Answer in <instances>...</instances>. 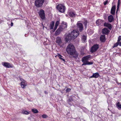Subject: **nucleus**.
<instances>
[{"label": "nucleus", "instance_id": "obj_5", "mask_svg": "<svg viewBox=\"0 0 121 121\" xmlns=\"http://www.w3.org/2000/svg\"><path fill=\"white\" fill-rule=\"evenodd\" d=\"M99 48L98 45L97 44L94 45L91 48V51L92 53L95 52Z\"/></svg>", "mask_w": 121, "mask_h": 121}, {"label": "nucleus", "instance_id": "obj_1", "mask_svg": "<svg viewBox=\"0 0 121 121\" xmlns=\"http://www.w3.org/2000/svg\"><path fill=\"white\" fill-rule=\"evenodd\" d=\"M66 51L68 54L73 55L75 53V50L74 46L72 44H69L66 49Z\"/></svg>", "mask_w": 121, "mask_h": 121}, {"label": "nucleus", "instance_id": "obj_42", "mask_svg": "<svg viewBox=\"0 0 121 121\" xmlns=\"http://www.w3.org/2000/svg\"><path fill=\"white\" fill-rule=\"evenodd\" d=\"M44 92H45V94H48V93L46 91H45Z\"/></svg>", "mask_w": 121, "mask_h": 121}, {"label": "nucleus", "instance_id": "obj_16", "mask_svg": "<svg viewBox=\"0 0 121 121\" xmlns=\"http://www.w3.org/2000/svg\"><path fill=\"white\" fill-rule=\"evenodd\" d=\"M27 85V84L25 83V81H23L21 83V87L23 88H24Z\"/></svg>", "mask_w": 121, "mask_h": 121}, {"label": "nucleus", "instance_id": "obj_9", "mask_svg": "<svg viewBox=\"0 0 121 121\" xmlns=\"http://www.w3.org/2000/svg\"><path fill=\"white\" fill-rule=\"evenodd\" d=\"M65 40L66 42H68L71 40L73 39H72V37L70 35V34H69L68 35H65Z\"/></svg>", "mask_w": 121, "mask_h": 121}, {"label": "nucleus", "instance_id": "obj_30", "mask_svg": "<svg viewBox=\"0 0 121 121\" xmlns=\"http://www.w3.org/2000/svg\"><path fill=\"white\" fill-rule=\"evenodd\" d=\"M120 3L121 2L120 0H118L117 5V11L119 9V7L120 4Z\"/></svg>", "mask_w": 121, "mask_h": 121}, {"label": "nucleus", "instance_id": "obj_18", "mask_svg": "<svg viewBox=\"0 0 121 121\" xmlns=\"http://www.w3.org/2000/svg\"><path fill=\"white\" fill-rule=\"evenodd\" d=\"M103 21L100 19H98L96 21V23L97 25L99 26L101 25V24L102 23Z\"/></svg>", "mask_w": 121, "mask_h": 121}, {"label": "nucleus", "instance_id": "obj_23", "mask_svg": "<svg viewBox=\"0 0 121 121\" xmlns=\"http://www.w3.org/2000/svg\"><path fill=\"white\" fill-rule=\"evenodd\" d=\"M59 24V21H57L55 24L54 28V31L57 29V26Z\"/></svg>", "mask_w": 121, "mask_h": 121}, {"label": "nucleus", "instance_id": "obj_3", "mask_svg": "<svg viewBox=\"0 0 121 121\" xmlns=\"http://www.w3.org/2000/svg\"><path fill=\"white\" fill-rule=\"evenodd\" d=\"M56 8L61 13H63L65 10V6L62 4H59L56 6Z\"/></svg>", "mask_w": 121, "mask_h": 121}, {"label": "nucleus", "instance_id": "obj_27", "mask_svg": "<svg viewBox=\"0 0 121 121\" xmlns=\"http://www.w3.org/2000/svg\"><path fill=\"white\" fill-rule=\"evenodd\" d=\"M32 111L34 113H37L39 112L36 109L34 108L31 109Z\"/></svg>", "mask_w": 121, "mask_h": 121}, {"label": "nucleus", "instance_id": "obj_11", "mask_svg": "<svg viewBox=\"0 0 121 121\" xmlns=\"http://www.w3.org/2000/svg\"><path fill=\"white\" fill-rule=\"evenodd\" d=\"M64 29L61 26H60L59 28L55 32V34L56 35H58L59 34L61 31H62Z\"/></svg>", "mask_w": 121, "mask_h": 121}, {"label": "nucleus", "instance_id": "obj_28", "mask_svg": "<svg viewBox=\"0 0 121 121\" xmlns=\"http://www.w3.org/2000/svg\"><path fill=\"white\" fill-rule=\"evenodd\" d=\"M86 39V37L85 35L83 36L82 37V40L83 42H85Z\"/></svg>", "mask_w": 121, "mask_h": 121}, {"label": "nucleus", "instance_id": "obj_38", "mask_svg": "<svg viewBox=\"0 0 121 121\" xmlns=\"http://www.w3.org/2000/svg\"><path fill=\"white\" fill-rule=\"evenodd\" d=\"M108 3V0H107L106 1H105V2H104V4L105 5H106L107 3Z\"/></svg>", "mask_w": 121, "mask_h": 121}, {"label": "nucleus", "instance_id": "obj_25", "mask_svg": "<svg viewBox=\"0 0 121 121\" xmlns=\"http://www.w3.org/2000/svg\"><path fill=\"white\" fill-rule=\"evenodd\" d=\"M4 65L7 68H10L11 67L10 64L9 63H5L4 64Z\"/></svg>", "mask_w": 121, "mask_h": 121}, {"label": "nucleus", "instance_id": "obj_6", "mask_svg": "<svg viewBox=\"0 0 121 121\" xmlns=\"http://www.w3.org/2000/svg\"><path fill=\"white\" fill-rule=\"evenodd\" d=\"M56 43L60 46H62L63 45V43L62 42L60 38L58 37L56 39Z\"/></svg>", "mask_w": 121, "mask_h": 121}, {"label": "nucleus", "instance_id": "obj_26", "mask_svg": "<svg viewBox=\"0 0 121 121\" xmlns=\"http://www.w3.org/2000/svg\"><path fill=\"white\" fill-rule=\"evenodd\" d=\"M61 26L64 29L67 28V24L66 23H65V24L63 23L61 25Z\"/></svg>", "mask_w": 121, "mask_h": 121}, {"label": "nucleus", "instance_id": "obj_29", "mask_svg": "<svg viewBox=\"0 0 121 121\" xmlns=\"http://www.w3.org/2000/svg\"><path fill=\"white\" fill-rule=\"evenodd\" d=\"M117 107L119 109V108L121 109V104H120L119 102H118L116 105Z\"/></svg>", "mask_w": 121, "mask_h": 121}, {"label": "nucleus", "instance_id": "obj_12", "mask_svg": "<svg viewBox=\"0 0 121 121\" xmlns=\"http://www.w3.org/2000/svg\"><path fill=\"white\" fill-rule=\"evenodd\" d=\"M102 32L103 34H107L109 32V31L108 29L106 28H105L103 29Z\"/></svg>", "mask_w": 121, "mask_h": 121}, {"label": "nucleus", "instance_id": "obj_17", "mask_svg": "<svg viewBox=\"0 0 121 121\" xmlns=\"http://www.w3.org/2000/svg\"><path fill=\"white\" fill-rule=\"evenodd\" d=\"M105 35H102L100 37V40L102 42H104L105 40Z\"/></svg>", "mask_w": 121, "mask_h": 121}, {"label": "nucleus", "instance_id": "obj_22", "mask_svg": "<svg viewBox=\"0 0 121 121\" xmlns=\"http://www.w3.org/2000/svg\"><path fill=\"white\" fill-rule=\"evenodd\" d=\"M69 16L72 17H74L75 16V13L72 12L69 13Z\"/></svg>", "mask_w": 121, "mask_h": 121}, {"label": "nucleus", "instance_id": "obj_39", "mask_svg": "<svg viewBox=\"0 0 121 121\" xmlns=\"http://www.w3.org/2000/svg\"><path fill=\"white\" fill-rule=\"evenodd\" d=\"M11 26H13V23L12 22H11Z\"/></svg>", "mask_w": 121, "mask_h": 121}, {"label": "nucleus", "instance_id": "obj_34", "mask_svg": "<svg viewBox=\"0 0 121 121\" xmlns=\"http://www.w3.org/2000/svg\"><path fill=\"white\" fill-rule=\"evenodd\" d=\"M42 116L43 118H47L48 117V116H47L45 114L42 115Z\"/></svg>", "mask_w": 121, "mask_h": 121}, {"label": "nucleus", "instance_id": "obj_13", "mask_svg": "<svg viewBox=\"0 0 121 121\" xmlns=\"http://www.w3.org/2000/svg\"><path fill=\"white\" fill-rule=\"evenodd\" d=\"M99 76V74L98 73H94L92 76L90 77L91 78H97Z\"/></svg>", "mask_w": 121, "mask_h": 121}, {"label": "nucleus", "instance_id": "obj_2", "mask_svg": "<svg viewBox=\"0 0 121 121\" xmlns=\"http://www.w3.org/2000/svg\"><path fill=\"white\" fill-rule=\"evenodd\" d=\"M70 34L72 37V39H74L78 36L79 32L78 30H74L71 31Z\"/></svg>", "mask_w": 121, "mask_h": 121}, {"label": "nucleus", "instance_id": "obj_31", "mask_svg": "<svg viewBox=\"0 0 121 121\" xmlns=\"http://www.w3.org/2000/svg\"><path fill=\"white\" fill-rule=\"evenodd\" d=\"M119 44V42H117L114 44V45L113 46V48H114V47H116Z\"/></svg>", "mask_w": 121, "mask_h": 121}, {"label": "nucleus", "instance_id": "obj_10", "mask_svg": "<svg viewBox=\"0 0 121 121\" xmlns=\"http://www.w3.org/2000/svg\"><path fill=\"white\" fill-rule=\"evenodd\" d=\"M39 15L41 18L42 19H44L45 18L44 11L42 9H41L39 13Z\"/></svg>", "mask_w": 121, "mask_h": 121}, {"label": "nucleus", "instance_id": "obj_7", "mask_svg": "<svg viewBox=\"0 0 121 121\" xmlns=\"http://www.w3.org/2000/svg\"><path fill=\"white\" fill-rule=\"evenodd\" d=\"M77 29L80 32L82 31L83 29V26L82 24L78 22L77 24Z\"/></svg>", "mask_w": 121, "mask_h": 121}, {"label": "nucleus", "instance_id": "obj_37", "mask_svg": "<svg viewBox=\"0 0 121 121\" xmlns=\"http://www.w3.org/2000/svg\"><path fill=\"white\" fill-rule=\"evenodd\" d=\"M71 89L69 88H68L66 89V92H67L69 91H70Z\"/></svg>", "mask_w": 121, "mask_h": 121}, {"label": "nucleus", "instance_id": "obj_36", "mask_svg": "<svg viewBox=\"0 0 121 121\" xmlns=\"http://www.w3.org/2000/svg\"><path fill=\"white\" fill-rule=\"evenodd\" d=\"M85 26L86 28V26L87 25V22L86 21H85L84 23Z\"/></svg>", "mask_w": 121, "mask_h": 121}, {"label": "nucleus", "instance_id": "obj_41", "mask_svg": "<svg viewBox=\"0 0 121 121\" xmlns=\"http://www.w3.org/2000/svg\"><path fill=\"white\" fill-rule=\"evenodd\" d=\"M84 63L83 64H82V66H83V65H87V64H86V63Z\"/></svg>", "mask_w": 121, "mask_h": 121}, {"label": "nucleus", "instance_id": "obj_15", "mask_svg": "<svg viewBox=\"0 0 121 121\" xmlns=\"http://www.w3.org/2000/svg\"><path fill=\"white\" fill-rule=\"evenodd\" d=\"M116 9V7L114 6H113L111 10V13L112 15H114L115 13Z\"/></svg>", "mask_w": 121, "mask_h": 121}, {"label": "nucleus", "instance_id": "obj_40", "mask_svg": "<svg viewBox=\"0 0 121 121\" xmlns=\"http://www.w3.org/2000/svg\"><path fill=\"white\" fill-rule=\"evenodd\" d=\"M118 44L120 46H121V42H119Z\"/></svg>", "mask_w": 121, "mask_h": 121}, {"label": "nucleus", "instance_id": "obj_35", "mask_svg": "<svg viewBox=\"0 0 121 121\" xmlns=\"http://www.w3.org/2000/svg\"><path fill=\"white\" fill-rule=\"evenodd\" d=\"M23 114H29V112L26 111H24L23 112Z\"/></svg>", "mask_w": 121, "mask_h": 121}, {"label": "nucleus", "instance_id": "obj_32", "mask_svg": "<svg viewBox=\"0 0 121 121\" xmlns=\"http://www.w3.org/2000/svg\"><path fill=\"white\" fill-rule=\"evenodd\" d=\"M93 62H88V61L86 64H87V65H90L93 64Z\"/></svg>", "mask_w": 121, "mask_h": 121}, {"label": "nucleus", "instance_id": "obj_8", "mask_svg": "<svg viewBox=\"0 0 121 121\" xmlns=\"http://www.w3.org/2000/svg\"><path fill=\"white\" fill-rule=\"evenodd\" d=\"M91 56L90 55H88L83 57L82 59V61L83 63H86L88 61V60L90 59V58Z\"/></svg>", "mask_w": 121, "mask_h": 121}, {"label": "nucleus", "instance_id": "obj_19", "mask_svg": "<svg viewBox=\"0 0 121 121\" xmlns=\"http://www.w3.org/2000/svg\"><path fill=\"white\" fill-rule=\"evenodd\" d=\"M73 57L74 58L76 59H79L78 57V53L76 52V51H75V53L73 54Z\"/></svg>", "mask_w": 121, "mask_h": 121}, {"label": "nucleus", "instance_id": "obj_21", "mask_svg": "<svg viewBox=\"0 0 121 121\" xmlns=\"http://www.w3.org/2000/svg\"><path fill=\"white\" fill-rule=\"evenodd\" d=\"M54 24V22L53 21H52L50 24L49 26V28L50 29H53Z\"/></svg>", "mask_w": 121, "mask_h": 121}, {"label": "nucleus", "instance_id": "obj_4", "mask_svg": "<svg viewBox=\"0 0 121 121\" xmlns=\"http://www.w3.org/2000/svg\"><path fill=\"white\" fill-rule=\"evenodd\" d=\"M44 0H36L35 1V4L37 7L42 6L44 3Z\"/></svg>", "mask_w": 121, "mask_h": 121}, {"label": "nucleus", "instance_id": "obj_33", "mask_svg": "<svg viewBox=\"0 0 121 121\" xmlns=\"http://www.w3.org/2000/svg\"><path fill=\"white\" fill-rule=\"evenodd\" d=\"M121 40V36H120L118 38L117 42H119Z\"/></svg>", "mask_w": 121, "mask_h": 121}, {"label": "nucleus", "instance_id": "obj_20", "mask_svg": "<svg viewBox=\"0 0 121 121\" xmlns=\"http://www.w3.org/2000/svg\"><path fill=\"white\" fill-rule=\"evenodd\" d=\"M113 18L112 15H110L108 17V19L109 21L110 22H111L113 20Z\"/></svg>", "mask_w": 121, "mask_h": 121}, {"label": "nucleus", "instance_id": "obj_14", "mask_svg": "<svg viewBox=\"0 0 121 121\" xmlns=\"http://www.w3.org/2000/svg\"><path fill=\"white\" fill-rule=\"evenodd\" d=\"M104 25L105 26L108 27L109 29L111 30L112 29V27L111 24L107 23H105L104 24Z\"/></svg>", "mask_w": 121, "mask_h": 121}, {"label": "nucleus", "instance_id": "obj_24", "mask_svg": "<svg viewBox=\"0 0 121 121\" xmlns=\"http://www.w3.org/2000/svg\"><path fill=\"white\" fill-rule=\"evenodd\" d=\"M56 56H58L60 59L62 60L64 62L65 61V59L62 58V56L60 54L58 53L57 54V55L56 56H55L56 57Z\"/></svg>", "mask_w": 121, "mask_h": 121}]
</instances>
